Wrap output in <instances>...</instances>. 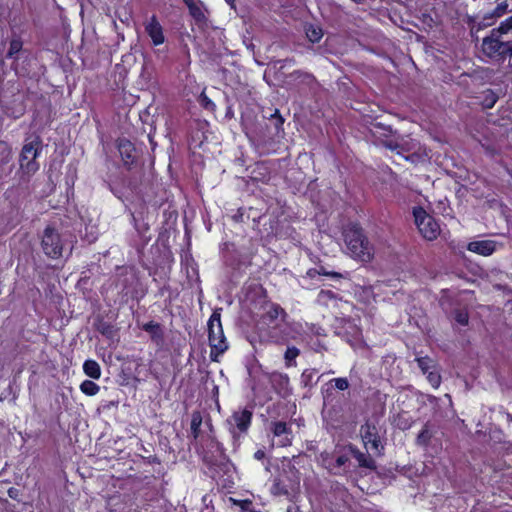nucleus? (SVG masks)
<instances>
[{
  "label": "nucleus",
  "mask_w": 512,
  "mask_h": 512,
  "mask_svg": "<svg viewBox=\"0 0 512 512\" xmlns=\"http://www.w3.org/2000/svg\"><path fill=\"white\" fill-rule=\"evenodd\" d=\"M390 127H386L380 123L374 124L371 128L373 137L383 145V141L390 140L388 137L391 134Z\"/></svg>",
  "instance_id": "2eb2a0df"
},
{
  "label": "nucleus",
  "mask_w": 512,
  "mask_h": 512,
  "mask_svg": "<svg viewBox=\"0 0 512 512\" xmlns=\"http://www.w3.org/2000/svg\"><path fill=\"white\" fill-rule=\"evenodd\" d=\"M300 351L296 347H288L285 351L284 358L286 361V366L291 367L295 365V359L299 355Z\"/></svg>",
  "instance_id": "b1692460"
},
{
  "label": "nucleus",
  "mask_w": 512,
  "mask_h": 512,
  "mask_svg": "<svg viewBox=\"0 0 512 512\" xmlns=\"http://www.w3.org/2000/svg\"><path fill=\"white\" fill-rule=\"evenodd\" d=\"M42 149V141L40 137L33 136L25 140L19 156L20 170L28 176L33 175L39 169L36 158Z\"/></svg>",
  "instance_id": "f03ea898"
},
{
  "label": "nucleus",
  "mask_w": 512,
  "mask_h": 512,
  "mask_svg": "<svg viewBox=\"0 0 512 512\" xmlns=\"http://www.w3.org/2000/svg\"><path fill=\"white\" fill-rule=\"evenodd\" d=\"M427 374V380L433 388H438L441 384V376L436 368L429 371Z\"/></svg>",
  "instance_id": "cd10ccee"
},
{
  "label": "nucleus",
  "mask_w": 512,
  "mask_h": 512,
  "mask_svg": "<svg viewBox=\"0 0 512 512\" xmlns=\"http://www.w3.org/2000/svg\"><path fill=\"white\" fill-rule=\"evenodd\" d=\"M208 338L211 347V357L221 355L228 349L221 324V314L218 310L212 313L208 321Z\"/></svg>",
  "instance_id": "39448f33"
},
{
  "label": "nucleus",
  "mask_w": 512,
  "mask_h": 512,
  "mask_svg": "<svg viewBox=\"0 0 512 512\" xmlns=\"http://www.w3.org/2000/svg\"><path fill=\"white\" fill-rule=\"evenodd\" d=\"M274 378H277L279 379V381L284 384V385H287L288 382H289V378L286 376V375H282V374H277V375H274Z\"/></svg>",
  "instance_id": "4c0bfd02"
},
{
  "label": "nucleus",
  "mask_w": 512,
  "mask_h": 512,
  "mask_svg": "<svg viewBox=\"0 0 512 512\" xmlns=\"http://www.w3.org/2000/svg\"><path fill=\"white\" fill-rule=\"evenodd\" d=\"M337 301L336 294L331 290H321L317 296V302L324 306L335 304Z\"/></svg>",
  "instance_id": "f3484780"
},
{
  "label": "nucleus",
  "mask_w": 512,
  "mask_h": 512,
  "mask_svg": "<svg viewBox=\"0 0 512 512\" xmlns=\"http://www.w3.org/2000/svg\"><path fill=\"white\" fill-rule=\"evenodd\" d=\"M271 430L275 437L278 438L277 445L280 447H287L292 444V433L285 422H273Z\"/></svg>",
  "instance_id": "f8f14e48"
},
{
  "label": "nucleus",
  "mask_w": 512,
  "mask_h": 512,
  "mask_svg": "<svg viewBox=\"0 0 512 512\" xmlns=\"http://www.w3.org/2000/svg\"><path fill=\"white\" fill-rule=\"evenodd\" d=\"M494 30L501 34L503 37L512 34V16L501 22L499 27L494 28Z\"/></svg>",
  "instance_id": "393cba45"
},
{
  "label": "nucleus",
  "mask_w": 512,
  "mask_h": 512,
  "mask_svg": "<svg viewBox=\"0 0 512 512\" xmlns=\"http://www.w3.org/2000/svg\"><path fill=\"white\" fill-rule=\"evenodd\" d=\"M143 330L150 333L153 339H161L162 338L161 328L158 323L150 321L143 325Z\"/></svg>",
  "instance_id": "5701e85b"
},
{
  "label": "nucleus",
  "mask_w": 512,
  "mask_h": 512,
  "mask_svg": "<svg viewBox=\"0 0 512 512\" xmlns=\"http://www.w3.org/2000/svg\"><path fill=\"white\" fill-rule=\"evenodd\" d=\"M317 274L318 275H324V276H329L333 279H342L345 277V275L339 273V272H334V271H329L327 270L325 267L323 266H320L319 268H317Z\"/></svg>",
  "instance_id": "7c9ffc66"
},
{
  "label": "nucleus",
  "mask_w": 512,
  "mask_h": 512,
  "mask_svg": "<svg viewBox=\"0 0 512 512\" xmlns=\"http://www.w3.org/2000/svg\"><path fill=\"white\" fill-rule=\"evenodd\" d=\"M83 370L92 379H99L101 376L100 365L95 360H86L83 364Z\"/></svg>",
  "instance_id": "dca6fc26"
},
{
  "label": "nucleus",
  "mask_w": 512,
  "mask_h": 512,
  "mask_svg": "<svg viewBox=\"0 0 512 512\" xmlns=\"http://www.w3.org/2000/svg\"><path fill=\"white\" fill-rule=\"evenodd\" d=\"M415 224L420 234L429 241L435 240L440 234V226L433 216L428 214L422 207L413 209Z\"/></svg>",
  "instance_id": "423d86ee"
},
{
  "label": "nucleus",
  "mask_w": 512,
  "mask_h": 512,
  "mask_svg": "<svg viewBox=\"0 0 512 512\" xmlns=\"http://www.w3.org/2000/svg\"><path fill=\"white\" fill-rule=\"evenodd\" d=\"M507 9H508V3L506 1H503L495 7V9L493 10V12L491 14V17L492 18L501 17L507 12Z\"/></svg>",
  "instance_id": "2f4dec72"
},
{
  "label": "nucleus",
  "mask_w": 512,
  "mask_h": 512,
  "mask_svg": "<svg viewBox=\"0 0 512 512\" xmlns=\"http://www.w3.org/2000/svg\"><path fill=\"white\" fill-rule=\"evenodd\" d=\"M118 150L125 164H130L134 159V146L127 139H120L118 142Z\"/></svg>",
  "instance_id": "4468645a"
},
{
  "label": "nucleus",
  "mask_w": 512,
  "mask_h": 512,
  "mask_svg": "<svg viewBox=\"0 0 512 512\" xmlns=\"http://www.w3.org/2000/svg\"><path fill=\"white\" fill-rule=\"evenodd\" d=\"M265 457V452L263 450H257L254 453V458L257 460H262Z\"/></svg>",
  "instance_id": "58836bf2"
},
{
  "label": "nucleus",
  "mask_w": 512,
  "mask_h": 512,
  "mask_svg": "<svg viewBox=\"0 0 512 512\" xmlns=\"http://www.w3.org/2000/svg\"><path fill=\"white\" fill-rule=\"evenodd\" d=\"M200 102H201L202 106L206 109H211V110L215 109V104L207 97V95L205 93H202L200 95Z\"/></svg>",
  "instance_id": "c9c22d12"
},
{
  "label": "nucleus",
  "mask_w": 512,
  "mask_h": 512,
  "mask_svg": "<svg viewBox=\"0 0 512 512\" xmlns=\"http://www.w3.org/2000/svg\"><path fill=\"white\" fill-rule=\"evenodd\" d=\"M335 384V387L339 390H346L349 387V382L346 378H335L332 380Z\"/></svg>",
  "instance_id": "f704fd0d"
},
{
  "label": "nucleus",
  "mask_w": 512,
  "mask_h": 512,
  "mask_svg": "<svg viewBox=\"0 0 512 512\" xmlns=\"http://www.w3.org/2000/svg\"><path fill=\"white\" fill-rule=\"evenodd\" d=\"M307 275L310 277V278H314L317 274V268H314V269H309L307 271Z\"/></svg>",
  "instance_id": "ea45409f"
},
{
  "label": "nucleus",
  "mask_w": 512,
  "mask_h": 512,
  "mask_svg": "<svg viewBox=\"0 0 512 512\" xmlns=\"http://www.w3.org/2000/svg\"><path fill=\"white\" fill-rule=\"evenodd\" d=\"M360 432L366 448L380 453V439L377 428L370 423H365L361 426Z\"/></svg>",
  "instance_id": "9d476101"
},
{
  "label": "nucleus",
  "mask_w": 512,
  "mask_h": 512,
  "mask_svg": "<svg viewBox=\"0 0 512 512\" xmlns=\"http://www.w3.org/2000/svg\"><path fill=\"white\" fill-rule=\"evenodd\" d=\"M286 512H297V509L294 507H288Z\"/></svg>",
  "instance_id": "37998d69"
},
{
  "label": "nucleus",
  "mask_w": 512,
  "mask_h": 512,
  "mask_svg": "<svg viewBox=\"0 0 512 512\" xmlns=\"http://www.w3.org/2000/svg\"><path fill=\"white\" fill-rule=\"evenodd\" d=\"M416 361L423 374H426L436 368V362L428 356L417 357Z\"/></svg>",
  "instance_id": "6ab92c4d"
},
{
  "label": "nucleus",
  "mask_w": 512,
  "mask_h": 512,
  "mask_svg": "<svg viewBox=\"0 0 512 512\" xmlns=\"http://www.w3.org/2000/svg\"><path fill=\"white\" fill-rule=\"evenodd\" d=\"M354 457L356 458L359 466H361V467H365V468H369V469H374L376 467L375 461L370 456H368L360 451H356L354 453Z\"/></svg>",
  "instance_id": "aec40b11"
},
{
  "label": "nucleus",
  "mask_w": 512,
  "mask_h": 512,
  "mask_svg": "<svg viewBox=\"0 0 512 512\" xmlns=\"http://www.w3.org/2000/svg\"><path fill=\"white\" fill-rule=\"evenodd\" d=\"M144 28L153 45L159 46L164 43L165 36L163 28L155 15L144 22Z\"/></svg>",
  "instance_id": "1a4fd4ad"
},
{
  "label": "nucleus",
  "mask_w": 512,
  "mask_h": 512,
  "mask_svg": "<svg viewBox=\"0 0 512 512\" xmlns=\"http://www.w3.org/2000/svg\"><path fill=\"white\" fill-rule=\"evenodd\" d=\"M502 245L494 240H478L470 242L467 245V249L470 252L479 254L481 256H490L492 255L499 247Z\"/></svg>",
  "instance_id": "9b49d317"
},
{
  "label": "nucleus",
  "mask_w": 512,
  "mask_h": 512,
  "mask_svg": "<svg viewBox=\"0 0 512 512\" xmlns=\"http://www.w3.org/2000/svg\"><path fill=\"white\" fill-rule=\"evenodd\" d=\"M80 390L88 396H94L99 392L100 387L91 380H85L81 383Z\"/></svg>",
  "instance_id": "4be33fe9"
},
{
  "label": "nucleus",
  "mask_w": 512,
  "mask_h": 512,
  "mask_svg": "<svg viewBox=\"0 0 512 512\" xmlns=\"http://www.w3.org/2000/svg\"><path fill=\"white\" fill-rule=\"evenodd\" d=\"M495 102H496V98L494 97V95H491V100H488L489 104H487L486 106L488 108H491L494 105Z\"/></svg>",
  "instance_id": "a19ab883"
},
{
  "label": "nucleus",
  "mask_w": 512,
  "mask_h": 512,
  "mask_svg": "<svg viewBox=\"0 0 512 512\" xmlns=\"http://www.w3.org/2000/svg\"><path fill=\"white\" fill-rule=\"evenodd\" d=\"M252 413L247 410L236 411L228 419V424L232 433H236L238 430L240 433L246 432L250 426Z\"/></svg>",
  "instance_id": "6e6552de"
},
{
  "label": "nucleus",
  "mask_w": 512,
  "mask_h": 512,
  "mask_svg": "<svg viewBox=\"0 0 512 512\" xmlns=\"http://www.w3.org/2000/svg\"><path fill=\"white\" fill-rule=\"evenodd\" d=\"M431 438L432 433L430 432L428 425L426 424L417 436V444L427 445L430 442Z\"/></svg>",
  "instance_id": "bb28decb"
},
{
  "label": "nucleus",
  "mask_w": 512,
  "mask_h": 512,
  "mask_svg": "<svg viewBox=\"0 0 512 512\" xmlns=\"http://www.w3.org/2000/svg\"><path fill=\"white\" fill-rule=\"evenodd\" d=\"M23 43L20 39L15 38L10 41L9 50L7 52V58H15L22 49Z\"/></svg>",
  "instance_id": "a878e982"
},
{
  "label": "nucleus",
  "mask_w": 512,
  "mask_h": 512,
  "mask_svg": "<svg viewBox=\"0 0 512 512\" xmlns=\"http://www.w3.org/2000/svg\"><path fill=\"white\" fill-rule=\"evenodd\" d=\"M187 7L189 8V12L192 17L196 20H202L204 18L202 9L195 2H191V4Z\"/></svg>",
  "instance_id": "c756f323"
},
{
  "label": "nucleus",
  "mask_w": 512,
  "mask_h": 512,
  "mask_svg": "<svg viewBox=\"0 0 512 512\" xmlns=\"http://www.w3.org/2000/svg\"><path fill=\"white\" fill-rule=\"evenodd\" d=\"M271 120L274 121V126L277 131L282 127L284 123V119L279 114L278 110H275V112L271 115Z\"/></svg>",
  "instance_id": "473e14b6"
},
{
  "label": "nucleus",
  "mask_w": 512,
  "mask_h": 512,
  "mask_svg": "<svg viewBox=\"0 0 512 512\" xmlns=\"http://www.w3.org/2000/svg\"><path fill=\"white\" fill-rule=\"evenodd\" d=\"M226 1H227L228 3H230V2H231V0H226Z\"/></svg>",
  "instance_id": "49530a36"
},
{
  "label": "nucleus",
  "mask_w": 512,
  "mask_h": 512,
  "mask_svg": "<svg viewBox=\"0 0 512 512\" xmlns=\"http://www.w3.org/2000/svg\"><path fill=\"white\" fill-rule=\"evenodd\" d=\"M383 146L392 151H397L400 155L409 153L404 158L412 163L422 161L427 156L425 148L413 139L386 140L383 141Z\"/></svg>",
  "instance_id": "20e7f679"
},
{
  "label": "nucleus",
  "mask_w": 512,
  "mask_h": 512,
  "mask_svg": "<svg viewBox=\"0 0 512 512\" xmlns=\"http://www.w3.org/2000/svg\"><path fill=\"white\" fill-rule=\"evenodd\" d=\"M495 102H496V98L494 97V95H491V100H488L489 104H487L486 106L488 108H491L494 105Z\"/></svg>",
  "instance_id": "79ce46f5"
},
{
  "label": "nucleus",
  "mask_w": 512,
  "mask_h": 512,
  "mask_svg": "<svg viewBox=\"0 0 512 512\" xmlns=\"http://www.w3.org/2000/svg\"><path fill=\"white\" fill-rule=\"evenodd\" d=\"M250 504H251V502L246 501V502L244 503V505L242 506V509H244V510H245V509H246V508H245V505H250Z\"/></svg>",
  "instance_id": "a18cd8bd"
},
{
  "label": "nucleus",
  "mask_w": 512,
  "mask_h": 512,
  "mask_svg": "<svg viewBox=\"0 0 512 512\" xmlns=\"http://www.w3.org/2000/svg\"><path fill=\"white\" fill-rule=\"evenodd\" d=\"M63 245L60 233L53 227H46L41 239V247L45 255L52 259L61 257Z\"/></svg>",
  "instance_id": "0eeeda50"
},
{
  "label": "nucleus",
  "mask_w": 512,
  "mask_h": 512,
  "mask_svg": "<svg viewBox=\"0 0 512 512\" xmlns=\"http://www.w3.org/2000/svg\"><path fill=\"white\" fill-rule=\"evenodd\" d=\"M343 236L346 247L353 258L362 262H369L373 258V245L358 225H348L343 232Z\"/></svg>",
  "instance_id": "f257e3e1"
},
{
  "label": "nucleus",
  "mask_w": 512,
  "mask_h": 512,
  "mask_svg": "<svg viewBox=\"0 0 512 512\" xmlns=\"http://www.w3.org/2000/svg\"><path fill=\"white\" fill-rule=\"evenodd\" d=\"M305 31H306L307 38L312 43L319 42L321 40V38L323 37L322 29L319 27H316L314 25L307 26Z\"/></svg>",
  "instance_id": "412c9836"
},
{
  "label": "nucleus",
  "mask_w": 512,
  "mask_h": 512,
  "mask_svg": "<svg viewBox=\"0 0 512 512\" xmlns=\"http://www.w3.org/2000/svg\"><path fill=\"white\" fill-rule=\"evenodd\" d=\"M202 424V415L199 411H194L191 415V435L197 439L200 435V427Z\"/></svg>",
  "instance_id": "a211bd4d"
},
{
  "label": "nucleus",
  "mask_w": 512,
  "mask_h": 512,
  "mask_svg": "<svg viewBox=\"0 0 512 512\" xmlns=\"http://www.w3.org/2000/svg\"><path fill=\"white\" fill-rule=\"evenodd\" d=\"M287 314L279 305L273 304L264 315V320L274 327H278L285 321Z\"/></svg>",
  "instance_id": "ddd939ff"
},
{
  "label": "nucleus",
  "mask_w": 512,
  "mask_h": 512,
  "mask_svg": "<svg viewBox=\"0 0 512 512\" xmlns=\"http://www.w3.org/2000/svg\"><path fill=\"white\" fill-rule=\"evenodd\" d=\"M184 3L189 6L191 4V2H194V0H183Z\"/></svg>",
  "instance_id": "c03bdc74"
},
{
  "label": "nucleus",
  "mask_w": 512,
  "mask_h": 512,
  "mask_svg": "<svg viewBox=\"0 0 512 512\" xmlns=\"http://www.w3.org/2000/svg\"><path fill=\"white\" fill-rule=\"evenodd\" d=\"M348 460H349L348 456L341 455V456L337 457V459L335 461V465H333L332 467H329V469L334 474H339L341 467L344 466L348 462Z\"/></svg>",
  "instance_id": "c85d7f7f"
},
{
  "label": "nucleus",
  "mask_w": 512,
  "mask_h": 512,
  "mask_svg": "<svg viewBox=\"0 0 512 512\" xmlns=\"http://www.w3.org/2000/svg\"><path fill=\"white\" fill-rule=\"evenodd\" d=\"M482 52L491 59L501 60L512 56V44L501 34L492 29L482 40Z\"/></svg>",
  "instance_id": "7ed1b4c3"
},
{
  "label": "nucleus",
  "mask_w": 512,
  "mask_h": 512,
  "mask_svg": "<svg viewBox=\"0 0 512 512\" xmlns=\"http://www.w3.org/2000/svg\"><path fill=\"white\" fill-rule=\"evenodd\" d=\"M8 496L11 498V499H14V500H19V497H20V491L17 489V488H14V487H11L8 489Z\"/></svg>",
  "instance_id": "e433bc0d"
},
{
  "label": "nucleus",
  "mask_w": 512,
  "mask_h": 512,
  "mask_svg": "<svg viewBox=\"0 0 512 512\" xmlns=\"http://www.w3.org/2000/svg\"><path fill=\"white\" fill-rule=\"evenodd\" d=\"M455 320L461 325H467L469 320L468 313L465 311H457L455 314Z\"/></svg>",
  "instance_id": "72a5a7b5"
}]
</instances>
